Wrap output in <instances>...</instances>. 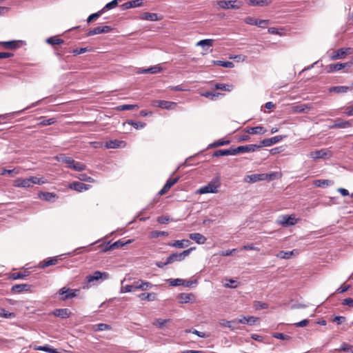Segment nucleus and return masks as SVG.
<instances>
[{"mask_svg":"<svg viewBox=\"0 0 353 353\" xmlns=\"http://www.w3.org/2000/svg\"><path fill=\"white\" fill-rule=\"evenodd\" d=\"M0 44L7 49H16L19 47V41H3L1 42Z\"/></svg>","mask_w":353,"mask_h":353,"instance_id":"obj_41","label":"nucleus"},{"mask_svg":"<svg viewBox=\"0 0 353 353\" xmlns=\"http://www.w3.org/2000/svg\"><path fill=\"white\" fill-rule=\"evenodd\" d=\"M185 282V279H171L170 281V285L172 286H180L183 285Z\"/></svg>","mask_w":353,"mask_h":353,"instance_id":"obj_55","label":"nucleus"},{"mask_svg":"<svg viewBox=\"0 0 353 353\" xmlns=\"http://www.w3.org/2000/svg\"><path fill=\"white\" fill-rule=\"evenodd\" d=\"M345 68V64H341V63L330 64L327 66V72L329 73L334 72L336 71L341 70Z\"/></svg>","mask_w":353,"mask_h":353,"instance_id":"obj_29","label":"nucleus"},{"mask_svg":"<svg viewBox=\"0 0 353 353\" xmlns=\"http://www.w3.org/2000/svg\"><path fill=\"white\" fill-rule=\"evenodd\" d=\"M57 261H58L57 257L48 258L46 260H44L43 261L41 262L40 268H46L50 265H55V264H57Z\"/></svg>","mask_w":353,"mask_h":353,"instance_id":"obj_37","label":"nucleus"},{"mask_svg":"<svg viewBox=\"0 0 353 353\" xmlns=\"http://www.w3.org/2000/svg\"><path fill=\"white\" fill-rule=\"evenodd\" d=\"M14 185L18 188H30L32 187L30 179L18 178L14 181Z\"/></svg>","mask_w":353,"mask_h":353,"instance_id":"obj_15","label":"nucleus"},{"mask_svg":"<svg viewBox=\"0 0 353 353\" xmlns=\"http://www.w3.org/2000/svg\"><path fill=\"white\" fill-rule=\"evenodd\" d=\"M30 288V285L28 284H17L12 287V292L14 293H19L23 291H28Z\"/></svg>","mask_w":353,"mask_h":353,"instance_id":"obj_25","label":"nucleus"},{"mask_svg":"<svg viewBox=\"0 0 353 353\" xmlns=\"http://www.w3.org/2000/svg\"><path fill=\"white\" fill-rule=\"evenodd\" d=\"M276 256L280 259H288L292 257V252L281 251L277 254Z\"/></svg>","mask_w":353,"mask_h":353,"instance_id":"obj_52","label":"nucleus"},{"mask_svg":"<svg viewBox=\"0 0 353 353\" xmlns=\"http://www.w3.org/2000/svg\"><path fill=\"white\" fill-rule=\"evenodd\" d=\"M90 50L88 49V48H76V49L73 50L72 53L74 56H76V55H79L81 54H83Z\"/></svg>","mask_w":353,"mask_h":353,"instance_id":"obj_62","label":"nucleus"},{"mask_svg":"<svg viewBox=\"0 0 353 353\" xmlns=\"http://www.w3.org/2000/svg\"><path fill=\"white\" fill-rule=\"evenodd\" d=\"M213 40L212 39H203V40H201L199 41L198 43H197V46H202V47H205V46H208V47H210V46H212L213 45Z\"/></svg>","mask_w":353,"mask_h":353,"instance_id":"obj_54","label":"nucleus"},{"mask_svg":"<svg viewBox=\"0 0 353 353\" xmlns=\"http://www.w3.org/2000/svg\"><path fill=\"white\" fill-rule=\"evenodd\" d=\"M85 168H86V165L85 164L74 161L72 165H71L70 169L80 172V171L85 170Z\"/></svg>","mask_w":353,"mask_h":353,"instance_id":"obj_47","label":"nucleus"},{"mask_svg":"<svg viewBox=\"0 0 353 353\" xmlns=\"http://www.w3.org/2000/svg\"><path fill=\"white\" fill-rule=\"evenodd\" d=\"M34 350L43 351L48 353H58L56 349L50 347L49 345L37 346Z\"/></svg>","mask_w":353,"mask_h":353,"instance_id":"obj_45","label":"nucleus"},{"mask_svg":"<svg viewBox=\"0 0 353 353\" xmlns=\"http://www.w3.org/2000/svg\"><path fill=\"white\" fill-rule=\"evenodd\" d=\"M189 237L191 240L195 241L196 243L198 244H204L206 241H207V239L205 236H204L203 234H200V233H191L189 234Z\"/></svg>","mask_w":353,"mask_h":353,"instance_id":"obj_17","label":"nucleus"},{"mask_svg":"<svg viewBox=\"0 0 353 353\" xmlns=\"http://www.w3.org/2000/svg\"><path fill=\"white\" fill-rule=\"evenodd\" d=\"M143 4L142 0H134L124 3L121 6L123 10L130 9L132 8L140 7Z\"/></svg>","mask_w":353,"mask_h":353,"instance_id":"obj_23","label":"nucleus"},{"mask_svg":"<svg viewBox=\"0 0 353 353\" xmlns=\"http://www.w3.org/2000/svg\"><path fill=\"white\" fill-rule=\"evenodd\" d=\"M257 318L254 316H248V317H243L241 319H237V323H242V324H249V325H254L256 321H257Z\"/></svg>","mask_w":353,"mask_h":353,"instance_id":"obj_33","label":"nucleus"},{"mask_svg":"<svg viewBox=\"0 0 353 353\" xmlns=\"http://www.w3.org/2000/svg\"><path fill=\"white\" fill-rule=\"evenodd\" d=\"M140 19L150 21H157L161 19L157 13L143 12L139 17Z\"/></svg>","mask_w":353,"mask_h":353,"instance_id":"obj_16","label":"nucleus"},{"mask_svg":"<svg viewBox=\"0 0 353 353\" xmlns=\"http://www.w3.org/2000/svg\"><path fill=\"white\" fill-rule=\"evenodd\" d=\"M136 286H138L137 281L134 282L132 285H126L121 288L120 293L130 292L134 290H138Z\"/></svg>","mask_w":353,"mask_h":353,"instance_id":"obj_38","label":"nucleus"},{"mask_svg":"<svg viewBox=\"0 0 353 353\" xmlns=\"http://www.w3.org/2000/svg\"><path fill=\"white\" fill-rule=\"evenodd\" d=\"M285 137V136L278 135V136H275V137H273L271 138L265 139L262 141H261L260 144H259V145L260 148L263 147V146L264 147L271 146L275 143H279V141L283 140Z\"/></svg>","mask_w":353,"mask_h":353,"instance_id":"obj_8","label":"nucleus"},{"mask_svg":"<svg viewBox=\"0 0 353 353\" xmlns=\"http://www.w3.org/2000/svg\"><path fill=\"white\" fill-rule=\"evenodd\" d=\"M77 177L81 181H86L90 183L94 182V179L88 176L86 174H79Z\"/></svg>","mask_w":353,"mask_h":353,"instance_id":"obj_51","label":"nucleus"},{"mask_svg":"<svg viewBox=\"0 0 353 353\" xmlns=\"http://www.w3.org/2000/svg\"><path fill=\"white\" fill-rule=\"evenodd\" d=\"M221 325L229 327L231 330H234L236 327L237 323V319H234L233 321H223L222 323H221Z\"/></svg>","mask_w":353,"mask_h":353,"instance_id":"obj_43","label":"nucleus"},{"mask_svg":"<svg viewBox=\"0 0 353 353\" xmlns=\"http://www.w3.org/2000/svg\"><path fill=\"white\" fill-rule=\"evenodd\" d=\"M194 247L190 248L188 250L183 251L181 253H173L168 257V263H172L175 261H181L190 255L192 251L194 250Z\"/></svg>","mask_w":353,"mask_h":353,"instance_id":"obj_3","label":"nucleus"},{"mask_svg":"<svg viewBox=\"0 0 353 353\" xmlns=\"http://www.w3.org/2000/svg\"><path fill=\"white\" fill-rule=\"evenodd\" d=\"M30 182H31L32 185L33 184L41 185V184L45 183V181L43 179V178H38L37 176H30Z\"/></svg>","mask_w":353,"mask_h":353,"instance_id":"obj_59","label":"nucleus"},{"mask_svg":"<svg viewBox=\"0 0 353 353\" xmlns=\"http://www.w3.org/2000/svg\"><path fill=\"white\" fill-rule=\"evenodd\" d=\"M56 122V119L54 118H50L48 119H42V121H40L39 125L43 126L46 125H50L52 124H54Z\"/></svg>","mask_w":353,"mask_h":353,"instance_id":"obj_60","label":"nucleus"},{"mask_svg":"<svg viewBox=\"0 0 353 353\" xmlns=\"http://www.w3.org/2000/svg\"><path fill=\"white\" fill-rule=\"evenodd\" d=\"M215 88L217 90H221L224 91H231L232 89V85L225 83H216L214 85Z\"/></svg>","mask_w":353,"mask_h":353,"instance_id":"obj_49","label":"nucleus"},{"mask_svg":"<svg viewBox=\"0 0 353 353\" xmlns=\"http://www.w3.org/2000/svg\"><path fill=\"white\" fill-rule=\"evenodd\" d=\"M312 108L311 104L304 103L299 104L293 107V111L295 112H306Z\"/></svg>","mask_w":353,"mask_h":353,"instance_id":"obj_27","label":"nucleus"},{"mask_svg":"<svg viewBox=\"0 0 353 353\" xmlns=\"http://www.w3.org/2000/svg\"><path fill=\"white\" fill-rule=\"evenodd\" d=\"M118 5V1L117 0H113L109 3H108L101 10H103V12L105 10H110L114 7H116Z\"/></svg>","mask_w":353,"mask_h":353,"instance_id":"obj_58","label":"nucleus"},{"mask_svg":"<svg viewBox=\"0 0 353 353\" xmlns=\"http://www.w3.org/2000/svg\"><path fill=\"white\" fill-rule=\"evenodd\" d=\"M190 241L187 239L177 240L174 243H169L168 245L170 247H174L177 248H184L189 246Z\"/></svg>","mask_w":353,"mask_h":353,"instance_id":"obj_21","label":"nucleus"},{"mask_svg":"<svg viewBox=\"0 0 353 353\" xmlns=\"http://www.w3.org/2000/svg\"><path fill=\"white\" fill-rule=\"evenodd\" d=\"M39 197L47 201H52L57 197V195L52 192H41L39 194Z\"/></svg>","mask_w":353,"mask_h":353,"instance_id":"obj_34","label":"nucleus"},{"mask_svg":"<svg viewBox=\"0 0 353 353\" xmlns=\"http://www.w3.org/2000/svg\"><path fill=\"white\" fill-rule=\"evenodd\" d=\"M192 296V294L190 293H181L179 296V299L180 303H187L191 301Z\"/></svg>","mask_w":353,"mask_h":353,"instance_id":"obj_42","label":"nucleus"},{"mask_svg":"<svg viewBox=\"0 0 353 353\" xmlns=\"http://www.w3.org/2000/svg\"><path fill=\"white\" fill-rule=\"evenodd\" d=\"M128 123L136 129H141L145 126V123L143 122H135L133 121H130Z\"/></svg>","mask_w":353,"mask_h":353,"instance_id":"obj_63","label":"nucleus"},{"mask_svg":"<svg viewBox=\"0 0 353 353\" xmlns=\"http://www.w3.org/2000/svg\"><path fill=\"white\" fill-rule=\"evenodd\" d=\"M137 284L138 286H136V288H137L138 290L143 291L148 290L153 287V285L151 283L143 280L137 281Z\"/></svg>","mask_w":353,"mask_h":353,"instance_id":"obj_30","label":"nucleus"},{"mask_svg":"<svg viewBox=\"0 0 353 353\" xmlns=\"http://www.w3.org/2000/svg\"><path fill=\"white\" fill-rule=\"evenodd\" d=\"M344 50L343 48L338 49L334 52H332L330 54V59L331 60H336V59H343L345 58V56L344 54Z\"/></svg>","mask_w":353,"mask_h":353,"instance_id":"obj_28","label":"nucleus"},{"mask_svg":"<svg viewBox=\"0 0 353 353\" xmlns=\"http://www.w3.org/2000/svg\"><path fill=\"white\" fill-rule=\"evenodd\" d=\"M112 30V28L109 26H98L92 30H90L87 33V36L90 37L94 34L108 33L111 32Z\"/></svg>","mask_w":353,"mask_h":353,"instance_id":"obj_9","label":"nucleus"},{"mask_svg":"<svg viewBox=\"0 0 353 353\" xmlns=\"http://www.w3.org/2000/svg\"><path fill=\"white\" fill-rule=\"evenodd\" d=\"M79 291V290H71L66 288H62L59 290V293L62 296L61 299L65 301L77 296Z\"/></svg>","mask_w":353,"mask_h":353,"instance_id":"obj_7","label":"nucleus"},{"mask_svg":"<svg viewBox=\"0 0 353 353\" xmlns=\"http://www.w3.org/2000/svg\"><path fill=\"white\" fill-rule=\"evenodd\" d=\"M46 42L50 45H59L63 43V40L56 37H51L46 39Z\"/></svg>","mask_w":353,"mask_h":353,"instance_id":"obj_46","label":"nucleus"},{"mask_svg":"<svg viewBox=\"0 0 353 353\" xmlns=\"http://www.w3.org/2000/svg\"><path fill=\"white\" fill-rule=\"evenodd\" d=\"M244 132L246 134H263L267 132V130L265 129L261 125H258L256 127H252V128H246L244 130Z\"/></svg>","mask_w":353,"mask_h":353,"instance_id":"obj_14","label":"nucleus"},{"mask_svg":"<svg viewBox=\"0 0 353 353\" xmlns=\"http://www.w3.org/2000/svg\"><path fill=\"white\" fill-rule=\"evenodd\" d=\"M124 145V142L117 139L110 140L105 143V148L108 149L119 148Z\"/></svg>","mask_w":353,"mask_h":353,"instance_id":"obj_22","label":"nucleus"},{"mask_svg":"<svg viewBox=\"0 0 353 353\" xmlns=\"http://www.w3.org/2000/svg\"><path fill=\"white\" fill-rule=\"evenodd\" d=\"M332 181L327 179H318L314 181V185L316 187L324 188L332 185Z\"/></svg>","mask_w":353,"mask_h":353,"instance_id":"obj_40","label":"nucleus"},{"mask_svg":"<svg viewBox=\"0 0 353 353\" xmlns=\"http://www.w3.org/2000/svg\"><path fill=\"white\" fill-rule=\"evenodd\" d=\"M213 63L214 65H221L224 68H232L234 67V64L231 61H213Z\"/></svg>","mask_w":353,"mask_h":353,"instance_id":"obj_44","label":"nucleus"},{"mask_svg":"<svg viewBox=\"0 0 353 353\" xmlns=\"http://www.w3.org/2000/svg\"><path fill=\"white\" fill-rule=\"evenodd\" d=\"M260 146L259 144H250L246 145H241L234 148L235 155L240 153H248L255 152L259 149Z\"/></svg>","mask_w":353,"mask_h":353,"instance_id":"obj_6","label":"nucleus"},{"mask_svg":"<svg viewBox=\"0 0 353 353\" xmlns=\"http://www.w3.org/2000/svg\"><path fill=\"white\" fill-rule=\"evenodd\" d=\"M0 316L5 318H10L12 316H14V314L12 313L8 312L4 308L0 307Z\"/></svg>","mask_w":353,"mask_h":353,"instance_id":"obj_64","label":"nucleus"},{"mask_svg":"<svg viewBox=\"0 0 353 353\" xmlns=\"http://www.w3.org/2000/svg\"><path fill=\"white\" fill-rule=\"evenodd\" d=\"M132 240H128L126 241H123L122 240H119V241L113 243L112 244H111L109 247L106 248L104 250V251L113 250L115 249L122 248L123 246L132 243Z\"/></svg>","mask_w":353,"mask_h":353,"instance_id":"obj_19","label":"nucleus"},{"mask_svg":"<svg viewBox=\"0 0 353 353\" xmlns=\"http://www.w3.org/2000/svg\"><path fill=\"white\" fill-rule=\"evenodd\" d=\"M272 336L275 339H281V340H288L290 339V336L283 333H274Z\"/></svg>","mask_w":353,"mask_h":353,"instance_id":"obj_61","label":"nucleus"},{"mask_svg":"<svg viewBox=\"0 0 353 353\" xmlns=\"http://www.w3.org/2000/svg\"><path fill=\"white\" fill-rule=\"evenodd\" d=\"M103 13V10H101L95 13H93L92 14H90L88 19H87V22L88 23H90L91 21H92L94 19H97V18H99L102 14Z\"/></svg>","mask_w":353,"mask_h":353,"instance_id":"obj_53","label":"nucleus"},{"mask_svg":"<svg viewBox=\"0 0 353 353\" xmlns=\"http://www.w3.org/2000/svg\"><path fill=\"white\" fill-rule=\"evenodd\" d=\"M221 187V181L219 177L213 178L206 185L201 187L196 190L197 194H204L208 193H217Z\"/></svg>","mask_w":353,"mask_h":353,"instance_id":"obj_1","label":"nucleus"},{"mask_svg":"<svg viewBox=\"0 0 353 353\" xmlns=\"http://www.w3.org/2000/svg\"><path fill=\"white\" fill-rule=\"evenodd\" d=\"M271 3L270 0H248V4L250 6H264Z\"/></svg>","mask_w":353,"mask_h":353,"instance_id":"obj_32","label":"nucleus"},{"mask_svg":"<svg viewBox=\"0 0 353 353\" xmlns=\"http://www.w3.org/2000/svg\"><path fill=\"white\" fill-rule=\"evenodd\" d=\"M309 157L314 160L330 159L332 157V152L329 149L323 148L310 152Z\"/></svg>","mask_w":353,"mask_h":353,"instance_id":"obj_4","label":"nucleus"},{"mask_svg":"<svg viewBox=\"0 0 353 353\" xmlns=\"http://www.w3.org/2000/svg\"><path fill=\"white\" fill-rule=\"evenodd\" d=\"M139 298L141 301L147 300L148 301H153L157 299V294L155 293H141L139 294Z\"/></svg>","mask_w":353,"mask_h":353,"instance_id":"obj_36","label":"nucleus"},{"mask_svg":"<svg viewBox=\"0 0 353 353\" xmlns=\"http://www.w3.org/2000/svg\"><path fill=\"white\" fill-rule=\"evenodd\" d=\"M152 105L162 109L172 110L176 106V103L164 100H154L152 102Z\"/></svg>","mask_w":353,"mask_h":353,"instance_id":"obj_5","label":"nucleus"},{"mask_svg":"<svg viewBox=\"0 0 353 353\" xmlns=\"http://www.w3.org/2000/svg\"><path fill=\"white\" fill-rule=\"evenodd\" d=\"M278 174L277 172L253 174L248 175L245 177V181L248 183H256L261 181H272L274 179Z\"/></svg>","mask_w":353,"mask_h":353,"instance_id":"obj_2","label":"nucleus"},{"mask_svg":"<svg viewBox=\"0 0 353 353\" xmlns=\"http://www.w3.org/2000/svg\"><path fill=\"white\" fill-rule=\"evenodd\" d=\"M162 70V68L159 65H154L149 68L144 69V68H139L138 70L139 74H146V73H150V74H157L160 72Z\"/></svg>","mask_w":353,"mask_h":353,"instance_id":"obj_20","label":"nucleus"},{"mask_svg":"<svg viewBox=\"0 0 353 353\" xmlns=\"http://www.w3.org/2000/svg\"><path fill=\"white\" fill-rule=\"evenodd\" d=\"M57 158L59 162L67 164L68 168H71V165H72L74 161V160L72 158L66 157L64 154H60L59 157H58Z\"/></svg>","mask_w":353,"mask_h":353,"instance_id":"obj_35","label":"nucleus"},{"mask_svg":"<svg viewBox=\"0 0 353 353\" xmlns=\"http://www.w3.org/2000/svg\"><path fill=\"white\" fill-rule=\"evenodd\" d=\"M217 4L222 9H239L241 6L237 5L236 1H219Z\"/></svg>","mask_w":353,"mask_h":353,"instance_id":"obj_11","label":"nucleus"},{"mask_svg":"<svg viewBox=\"0 0 353 353\" xmlns=\"http://www.w3.org/2000/svg\"><path fill=\"white\" fill-rule=\"evenodd\" d=\"M278 223L283 226H290L296 223V219L292 215H284L279 217Z\"/></svg>","mask_w":353,"mask_h":353,"instance_id":"obj_10","label":"nucleus"},{"mask_svg":"<svg viewBox=\"0 0 353 353\" xmlns=\"http://www.w3.org/2000/svg\"><path fill=\"white\" fill-rule=\"evenodd\" d=\"M214 157H221L228 155H235L234 148L218 150L214 152Z\"/></svg>","mask_w":353,"mask_h":353,"instance_id":"obj_24","label":"nucleus"},{"mask_svg":"<svg viewBox=\"0 0 353 353\" xmlns=\"http://www.w3.org/2000/svg\"><path fill=\"white\" fill-rule=\"evenodd\" d=\"M139 107L137 105L125 104V105H121L118 106L117 110H130L137 109Z\"/></svg>","mask_w":353,"mask_h":353,"instance_id":"obj_56","label":"nucleus"},{"mask_svg":"<svg viewBox=\"0 0 353 353\" xmlns=\"http://www.w3.org/2000/svg\"><path fill=\"white\" fill-rule=\"evenodd\" d=\"M68 187L77 192H81L90 189V185L79 181H74L69 184Z\"/></svg>","mask_w":353,"mask_h":353,"instance_id":"obj_12","label":"nucleus"},{"mask_svg":"<svg viewBox=\"0 0 353 353\" xmlns=\"http://www.w3.org/2000/svg\"><path fill=\"white\" fill-rule=\"evenodd\" d=\"M94 327H96V328H94L95 331L110 330L112 328L110 325H108L105 323H99V324H97Z\"/></svg>","mask_w":353,"mask_h":353,"instance_id":"obj_50","label":"nucleus"},{"mask_svg":"<svg viewBox=\"0 0 353 353\" xmlns=\"http://www.w3.org/2000/svg\"><path fill=\"white\" fill-rule=\"evenodd\" d=\"M229 143H230V141H228V140H226V141L219 140L217 141L214 142L213 143H211L210 145V147H211V148H216V147L226 145H228Z\"/></svg>","mask_w":353,"mask_h":353,"instance_id":"obj_57","label":"nucleus"},{"mask_svg":"<svg viewBox=\"0 0 353 353\" xmlns=\"http://www.w3.org/2000/svg\"><path fill=\"white\" fill-rule=\"evenodd\" d=\"M168 232H167L154 230L150 233L149 236L151 239H154V238H158L161 236H168Z\"/></svg>","mask_w":353,"mask_h":353,"instance_id":"obj_48","label":"nucleus"},{"mask_svg":"<svg viewBox=\"0 0 353 353\" xmlns=\"http://www.w3.org/2000/svg\"><path fill=\"white\" fill-rule=\"evenodd\" d=\"M103 277H104V279H107L108 277V274L106 272H101L100 271H95L92 274L86 276V281L88 283H91L94 281H98Z\"/></svg>","mask_w":353,"mask_h":353,"instance_id":"obj_13","label":"nucleus"},{"mask_svg":"<svg viewBox=\"0 0 353 353\" xmlns=\"http://www.w3.org/2000/svg\"><path fill=\"white\" fill-rule=\"evenodd\" d=\"M171 321L170 319H157L153 321V325L158 328L162 329L165 327V324L167 323H169Z\"/></svg>","mask_w":353,"mask_h":353,"instance_id":"obj_39","label":"nucleus"},{"mask_svg":"<svg viewBox=\"0 0 353 353\" xmlns=\"http://www.w3.org/2000/svg\"><path fill=\"white\" fill-rule=\"evenodd\" d=\"M352 126V123L348 121L336 120L332 125V128H347Z\"/></svg>","mask_w":353,"mask_h":353,"instance_id":"obj_26","label":"nucleus"},{"mask_svg":"<svg viewBox=\"0 0 353 353\" xmlns=\"http://www.w3.org/2000/svg\"><path fill=\"white\" fill-rule=\"evenodd\" d=\"M53 315L61 319H67L70 316V311L67 308L56 309L52 312Z\"/></svg>","mask_w":353,"mask_h":353,"instance_id":"obj_18","label":"nucleus"},{"mask_svg":"<svg viewBox=\"0 0 353 353\" xmlns=\"http://www.w3.org/2000/svg\"><path fill=\"white\" fill-rule=\"evenodd\" d=\"M350 90V88L348 86L339 85L330 88L329 92L335 93H345L348 92Z\"/></svg>","mask_w":353,"mask_h":353,"instance_id":"obj_31","label":"nucleus"}]
</instances>
